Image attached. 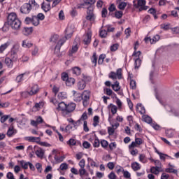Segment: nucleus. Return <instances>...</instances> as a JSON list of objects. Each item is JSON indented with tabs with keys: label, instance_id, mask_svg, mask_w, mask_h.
Masks as SVG:
<instances>
[{
	"label": "nucleus",
	"instance_id": "obj_43",
	"mask_svg": "<svg viewBox=\"0 0 179 179\" xmlns=\"http://www.w3.org/2000/svg\"><path fill=\"white\" fill-rule=\"evenodd\" d=\"M66 41V38H63L62 39L59 41L57 43V45H56V48H58V50H59V48H61V47L64 45Z\"/></svg>",
	"mask_w": 179,
	"mask_h": 179
},
{
	"label": "nucleus",
	"instance_id": "obj_32",
	"mask_svg": "<svg viewBox=\"0 0 179 179\" xmlns=\"http://www.w3.org/2000/svg\"><path fill=\"white\" fill-rule=\"evenodd\" d=\"M72 72L76 76H79L82 73V69L80 67L76 66L72 69Z\"/></svg>",
	"mask_w": 179,
	"mask_h": 179
},
{
	"label": "nucleus",
	"instance_id": "obj_23",
	"mask_svg": "<svg viewBox=\"0 0 179 179\" xmlns=\"http://www.w3.org/2000/svg\"><path fill=\"white\" fill-rule=\"evenodd\" d=\"M136 110L141 115L146 113V109L145 108V106H142V103H138L136 105Z\"/></svg>",
	"mask_w": 179,
	"mask_h": 179
},
{
	"label": "nucleus",
	"instance_id": "obj_21",
	"mask_svg": "<svg viewBox=\"0 0 179 179\" xmlns=\"http://www.w3.org/2000/svg\"><path fill=\"white\" fill-rule=\"evenodd\" d=\"M116 5H117V8L120 9V10H124L128 3L122 1V0H116Z\"/></svg>",
	"mask_w": 179,
	"mask_h": 179
},
{
	"label": "nucleus",
	"instance_id": "obj_15",
	"mask_svg": "<svg viewBox=\"0 0 179 179\" xmlns=\"http://www.w3.org/2000/svg\"><path fill=\"white\" fill-rule=\"evenodd\" d=\"M163 171H164V170H163V167L162 166H152L150 168V173L155 176H159V174L163 173Z\"/></svg>",
	"mask_w": 179,
	"mask_h": 179
},
{
	"label": "nucleus",
	"instance_id": "obj_6",
	"mask_svg": "<svg viewBox=\"0 0 179 179\" xmlns=\"http://www.w3.org/2000/svg\"><path fill=\"white\" fill-rule=\"evenodd\" d=\"M20 46L18 44H15L11 48L10 52V57L13 61H16L17 59V52H19Z\"/></svg>",
	"mask_w": 179,
	"mask_h": 179
},
{
	"label": "nucleus",
	"instance_id": "obj_30",
	"mask_svg": "<svg viewBox=\"0 0 179 179\" xmlns=\"http://www.w3.org/2000/svg\"><path fill=\"white\" fill-rule=\"evenodd\" d=\"M165 134L167 138H173L176 135V130L173 129H169L166 130Z\"/></svg>",
	"mask_w": 179,
	"mask_h": 179
},
{
	"label": "nucleus",
	"instance_id": "obj_28",
	"mask_svg": "<svg viewBox=\"0 0 179 179\" xmlns=\"http://www.w3.org/2000/svg\"><path fill=\"white\" fill-rule=\"evenodd\" d=\"M13 61L15 60L12 59L11 57H6L4 64H6V66L8 68H12V66H13Z\"/></svg>",
	"mask_w": 179,
	"mask_h": 179
},
{
	"label": "nucleus",
	"instance_id": "obj_17",
	"mask_svg": "<svg viewBox=\"0 0 179 179\" xmlns=\"http://www.w3.org/2000/svg\"><path fill=\"white\" fill-rule=\"evenodd\" d=\"M73 27H67L65 30V38L66 39H69L71 37H72V34H73Z\"/></svg>",
	"mask_w": 179,
	"mask_h": 179
},
{
	"label": "nucleus",
	"instance_id": "obj_48",
	"mask_svg": "<svg viewBox=\"0 0 179 179\" xmlns=\"http://www.w3.org/2000/svg\"><path fill=\"white\" fill-rule=\"evenodd\" d=\"M139 162H141V163H143L144 164L148 163V159H146V156H145L143 154H141L139 155Z\"/></svg>",
	"mask_w": 179,
	"mask_h": 179
},
{
	"label": "nucleus",
	"instance_id": "obj_42",
	"mask_svg": "<svg viewBox=\"0 0 179 179\" xmlns=\"http://www.w3.org/2000/svg\"><path fill=\"white\" fill-rule=\"evenodd\" d=\"M112 89L115 92H118V90L121 89V87H120V83L118 81L115 82V83L112 85Z\"/></svg>",
	"mask_w": 179,
	"mask_h": 179
},
{
	"label": "nucleus",
	"instance_id": "obj_12",
	"mask_svg": "<svg viewBox=\"0 0 179 179\" xmlns=\"http://www.w3.org/2000/svg\"><path fill=\"white\" fill-rule=\"evenodd\" d=\"M28 91L29 92V96H35V94L40 92V87L37 84H34L29 87Z\"/></svg>",
	"mask_w": 179,
	"mask_h": 179
},
{
	"label": "nucleus",
	"instance_id": "obj_14",
	"mask_svg": "<svg viewBox=\"0 0 179 179\" xmlns=\"http://www.w3.org/2000/svg\"><path fill=\"white\" fill-rule=\"evenodd\" d=\"M92 41V31L88 30L86 34L83 36V43L87 45Z\"/></svg>",
	"mask_w": 179,
	"mask_h": 179
},
{
	"label": "nucleus",
	"instance_id": "obj_51",
	"mask_svg": "<svg viewBox=\"0 0 179 179\" xmlns=\"http://www.w3.org/2000/svg\"><path fill=\"white\" fill-rule=\"evenodd\" d=\"M31 55L33 57H36L38 55V48L37 46H34L31 50Z\"/></svg>",
	"mask_w": 179,
	"mask_h": 179
},
{
	"label": "nucleus",
	"instance_id": "obj_57",
	"mask_svg": "<svg viewBox=\"0 0 179 179\" xmlns=\"http://www.w3.org/2000/svg\"><path fill=\"white\" fill-rule=\"evenodd\" d=\"M59 170H62V171H64V170H68V164L62 163L58 169V171Z\"/></svg>",
	"mask_w": 179,
	"mask_h": 179
},
{
	"label": "nucleus",
	"instance_id": "obj_36",
	"mask_svg": "<svg viewBox=\"0 0 179 179\" xmlns=\"http://www.w3.org/2000/svg\"><path fill=\"white\" fill-rule=\"evenodd\" d=\"M99 124H100V117L94 116L93 118V127H98Z\"/></svg>",
	"mask_w": 179,
	"mask_h": 179
},
{
	"label": "nucleus",
	"instance_id": "obj_27",
	"mask_svg": "<svg viewBox=\"0 0 179 179\" xmlns=\"http://www.w3.org/2000/svg\"><path fill=\"white\" fill-rule=\"evenodd\" d=\"M25 139L29 142H36V143H39L41 138L40 137H34V136H28L26 137Z\"/></svg>",
	"mask_w": 179,
	"mask_h": 179
},
{
	"label": "nucleus",
	"instance_id": "obj_2",
	"mask_svg": "<svg viewBox=\"0 0 179 179\" xmlns=\"http://www.w3.org/2000/svg\"><path fill=\"white\" fill-rule=\"evenodd\" d=\"M67 121L73 126H71V124L67 125L65 128L66 132H69V130L72 129V128H74V129H78V127L82 125V122H80V120H77L75 122L73 119L68 118Z\"/></svg>",
	"mask_w": 179,
	"mask_h": 179
},
{
	"label": "nucleus",
	"instance_id": "obj_5",
	"mask_svg": "<svg viewBox=\"0 0 179 179\" xmlns=\"http://www.w3.org/2000/svg\"><path fill=\"white\" fill-rule=\"evenodd\" d=\"M82 100L84 107L89 106V100H90V91L85 90L82 94Z\"/></svg>",
	"mask_w": 179,
	"mask_h": 179
},
{
	"label": "nucleus",
	"instance_id": "obj_25",
	"mask_svg": "<svg viewBox=\"0 0 179 179\" xmlns=\"http://www.w3.org/2000/svg\"><path fill=\"white\" fill-rule=\"evenodd\" d=\"M10 45V41H7L0 45V54H3L8 47Z\"/></svg>",
	"mask_w": 179,
	"mask_h": 179
},
{
	"label": "nucleus",
	"instance_id": "obj_52",
	"mask_svg": "<svg viewBox=\"0 0 179 179\" xmlns=\"http://www.w3.org/2000/svg\"><path fill=\"white\" fill-rule=\"evenodd\" d=\"M123 15H124V13H122V11L121 10H117L115 12V17H116V19H121Z\"/></svg>",
	"mask_w": 179,
	"mask_h": 179
},
{
	"label": "nucleus",
	"instance_id": "obj_16",
	"mask_svg": "<svg viewBox=\"0 0 179 179\" xmlns=\"http://www.w3.org/2000/svg\"><path fill=\"white\" fill-rule=\"evenodd\" d=\"M35 148V155H36L37 157L39 159H43L44 157V153L45 152L44 150L41 148L34 147Z\"/></svg>",
	"mask_w": 179,
	"mask_h": 179
},
{
	"label": "nucleus",
	"instance_id": "obj_44",
	"mask_svg": "<svg viewBox=\"0 0 179 179\" xmlns=\"http://www.w3.org/2000/svg\"><path fill=\"white\" fill-rule=\"evenodd\" d=\"M73 85H75V78H69V79H67V80L66 81V86H73Z\"/></svg>",
	"mask_w": 179,
	"mask_h": 179
},
{
	"label": "nucleus",
	"instance_id": "obj_33",
	"mask_svg": "<svg viewBox=\"0 0 179 179\" xmlns=\"http://www.w3.org/2000/svg\"><path fill=\"white\" fill-rule=\"evenodd\" d=\"M108 108H110V111L113 114V115H115V114H117V111H118V107L117 106L110 103L108 106Z\"/></svg>",
	"mask_w": 179,
	"mask_h": 179
},
{
	"label": "nucleus",
	"instance_id": "obj_63",
	"mask_svg": "<svg viewBox=\"0 0 179 179\" xmlns=\"http://www.w3.org/2000/svg\"><path fill=\"white\" fill-rule=\"evenodd\" d=\"M123 177L124 178L131 179V173L128 171H123Z\"/></svg>",
	"mask_w": 179,
	"mask_h": 179
},
{
	"label": "nucleus",
	"instance_id": "obj_24",
	"mask_svg": "<svg viewBox=\"0 0 179 179\" xmlns=\"http://www.w3.org/2000/svg\"><path fill=\"white\" fill-rule=\"evenodd\" d=\"M73 100L76 101V103H79V101H82V94L76 92V91H73Z\"/></svg>",
	"mask_w": 179,
	"mask_h": 179
},
{
	"label": "nucleus",
	"instance_id": "obj_22",
	"mask_svg": "<svg viewBox=\"0 0 179 179\" xmlns=\"http://www.w3.org/2000/svg\"><path fill=\"white\" fill-rule=\"evenodd\" d=\"M165 108L167 110V111L172 113L175 117H179V110L173 109L169 105L165 106Z\"/></svg>",
	"mask_w": 179,
	"mask_h": 179
},
{
	"label": "nucleus",
	"instance_id": "obj_34",
	"mask_svg": "<svg viewBox=\"0 0 179 179\" xmlns=\"http://www.w3.org/2000/svg\"><path fill=\"white\" fill-rule=\"evenodd\" d=\"M41 8L44 12H48L51 10V4H50V3H43Z\"/></svg>",
	"mask_w": 179,
	"mask_h": 179
},
{
	"label": "nucleus",
	"instance_id": "obj_26",
	"mask_svg": "<svg viewBox=\"0 0 179 179\" xmlns=\"http://www.w3.org/2000/svg\"><path fill=\"white\" fill-rule=\"evenodd\" d=\"M94 3H96V0H85L81 6H87V9H89V8H92V5H94Z\"/></svg>",
	"mask_w": 179,
	"mask_h": 179
},
{
	"label": "nucleus",
	"instance_id": "obj_50",
	"mask_svg": "<svg viewBox=\"0 0 179 179\" xmlns=\"http://www.w3.org/2000/svg\"><path fill=\"white\" fill-rule=\"evenodd\" d=\"M160 40V36L155 35L151 38V44H156Z\"/></svg>",
	"mask_w": 179,
	"mask_h": 179
},
{
	"label": "nucleus",
	"instance_id": "obj_35",
	"mask_svg": "<svg viewBox=\"0 0 179 179\" xmlns=\"http://www.w3.org/2000/svg\"><path fill=\"white\" fill-rule=\"evenodd\" d=\"M131 169L134 171H138V170H141V164L138 162H134L131 164Z\"/></svg>",
	"mask_w": 179,
	"mask_h": 179
},
{
	"label": "nucleus",
	"instance_id": "obj_3",
	"mask_svg": "<svg viewBox=\"0 0 179 179\" xmlns=\"http://www.w3.org/2000/svg\"><path fill=\"white\" fill-rule=\"evenodd\" d=\"M142 52L141 51L134 52L133 57L134 60V68L135 69H139L141 65H142V60L141 59V55Z\"/></svg>",
	"mask_w": 179,
	"mask_h": 179
},
{
	"label": "nucleus",
	"instance_id": "obj_56",
	"mask_svg": "<svg viewBox=\"0 0 179 179\" xmlns=\"http://www.w3.org/2000/svg\"><path fill=\"white\" fill-rule=\"evenodd\" d=\"M91 61L92 62V64H94V66H96L97 65V55H96V53H94L92 58H91Z\"/></svg>",
	"mask_w": 179,
	"mask_h": 179
},
{
	"label": "nucleus",
	"instance_id": "obj_9",
	"mask_svg": "<svg viewBox=\"0 0 179 179\" xmlns=\"http://www.w3.org/2000/svg\"><path fill=\"white\" fill-rule=\"evenodd\" d=\"M85 19H87V20H89L90 22H93L94 19H96V15H94L92 8H87Z\"/></svg>",
	"mask_w": 179,
	"mask_h": 179
},
{
	"label": "nucleus",
	"instance_id": "obj_64",
	"mask_svg": "<svg viewBox=\"0 0 179 179\" xmlns=\"http://www.w3.org/2000/svg\"><path fill=\"white\" fill-rule=\"evenodd\" d=\"M108 177L109 179H117V175L114 172H110Z\"/></svg>",
	"mask_w": 179,
	"mask_h": 179
},
{
	"label": "nucleus",
	"instance_id": "obj_20",
	"mask_svg": "<svg viewBox=\"0 0 179 179\" xmlns=\"http://www.w3.org/2000/svg\"><path fill=\"white\" fill-rule=\"evenodd\" d=\"M21 24L22 23L20 22V20H17L15 22L10 24L8 26H10L13 30H19Z\"/></svg>",
	"mask_w": 179,
	"mask_h": 179
},
{
	"label": "nucleus",
	"instance_id": "obj_58",
	"mask_svg": "<svg viewBox=\"0 0 179 179\" xmlns=\"http://www.w3.org/2000/svg\"><path fill=\"white\" fill-rule=\"evenodd\" d=\"M58 38H59V36L58 35H53L51 36L50 41V43H57L58 41Z\"/></svg>",
	"mask_w": 179,
	"mask_h": 179
},
{
	"label": "nucleus",
	"instance_id": "obj_11",
	"mask_svg": "<svg viewBox=\"0 0 179 179\" xmlns=\"http://www.w3.org/2000/svg\"><path fill=\"white\" fill-rule=\"evenodd\" d=\"M111 127H108V134L109 136H113L115 132V129L120 127V123L115 122V124H110Z\"/></svg>",
	"mask_w": 179,
	"mask_h": 179
},
{
	"label": "nucleus",
	"instance_id": "obj_10",
	"mask_svg": "<svg viewBox=\"0 0 179 179\" xmlns=\"http://www.w3.org/2000/svg\"><path fill=\"white\" fill-rule=\"evenodd\" d=\"M16 20H19V18H17V15L15 13H10L8 14L7 17V24H11L12 23L15 22Z\"/></svg>",
	"mask_w": 179,
	"mask_h": 179
},
{
	"label": "nucleus",
	"instance_id": "obj_38",
	"mask_svg": "<svg viewBox=\"0 0 179 179\" xmlns=\"http://www.w3.org/2000/svg\"><path fill=\"white\" fill-rule=\"evenodd\" d=\"M57 97L59 100H65V99L68 97V95L66 94V92H62L58 94Z\"/></svg>",
	"mask_w": 179,
	"mask_h": 179
},
{
	"label": "nucleus",
	"instance_id": "obj_45",
	"mask_svg": "<svg viewBox=\"0 0 179 179\" xmlns=\"http://www.w3.org/2000/svg\"><path fill=\"white\" fill-rule=\"evenodd\" d=\"M119 47L120 45L118 43H114L112 45H110V50L111 51V52H115V51L118 50Z\"/></svg>",
	"mask_w": 179,
	"mask_h": 179
},
{
	"label": "nucleus",
	"instance_id": "obj_53",
	"mask_svg": "<svg viewBox=\"0 0 179 179\" xmlns=\"http://www.w3.org/2000/svg\"><path fill=\"white\" fill-rule=\"evenodd\" d=\"M87 120V113L86 112L83 113L80 118L78 120L80 122H85Z\"/></svg>",
	"mask_w": 179,
	"mask_h": 179
},
{
	"label": "nucleus",
	"instance_id": "obj_13",
	"mask_svg": "<svg viewBox=\"0 0 179 179\" xmlns=\"http://www.w3.org/2000/svg\"><path fill=\"white\" fill-rule=\"evenodd\" d=\"M30 10H31V5L29 3H24L20 8L21 13H30Z\"/></svg>",
	"mask_w": 179,
	"mask_h": 179
},
{
	"label": "nucleus",
	"instance_id": "obj_37",
	"mask_svg": "<svg viewBox=\"0 0 179 179\" xmlns=\"http://www.w3.org/2000/svg\"><path fill=\"white\" fill-rule=\"evenodd\" d=\"M44 107V103L43 101H41L39 103H35V106L33 107L34 110H38L40 108H43Z\"/></svg>",
	"mask_w": 179,
	"mask_h": 179
},
{
	"label": "nucleus",
	"instance_id": "obj_55",
	"mask_svg": "<svg viewBox=\"0 0 179 179\" xmlns=\"http://www.w3.org/2000/svg\"><path fill=\"white\" fill-rule=\"evenodd\" d=\"M55 160L57 162V163H62V162H64V159H65L64 156H62V157H58L57 155H55L54 157Z\"/></svg>",
	"mask_w": 179,
	"mask_h": 179
},
{
	"label": "nucleus",
	"instance_id": "obj_31",
	"mask_svg": "<svg viewBox=\"0 0 179 179\" xmlns=\"http://www.w3.org/2000/svg\"><path fill=\"white\" fill-rule=\"evenodd\" d=\"M86 87V83L85 80H80L77 83V89L78 90H84Z\"/></svg>",
	"mask_w": 179,
	"mask_h": 179
},
{
	"label": "nucleus",
	"instance_id": "obj_47",
	"mask_svg": "<svg viewBox=\"0 0 179 179\" xmlns=\"http://www.w3.org/2000/svg\"><path fill=\"white\" fill-rule=\"evenodd\" d=\"M104 59H106V55L105 54L100 55L98 59L99 65H103V62H104Z\"/></svg>",
	"mask_w": 179,
	"mask_h": 179
},
{
	"label": "nucleus",
	"instance_id": "obj_18",
	"mask_svg": "<svg viewBox=\"0 0 179 179\" xmlns=\"http://www.w3.org/2000/svg\"><path fill=\"white\" fill-rule=\"evenodd\" d=\"M29 78V73H23L17 76L15 80L17 83H20V82H23L24 79H27Z\"/></svg>",
	"mask_w": 179,
	"mask_h": 179
},
{
	"label": "nucleus",
	"instance_id": "obj_29",
	"mask_svg": "<svg viewBox=\"0 0 179 179\" xmlns=\"http://www.w3.org/2000/svg\"><path fill=\"white\" fill-rule=\"evenodd\" d=\"M135 148L136 147H132L131 144L129 145V150L131 156H136L138 153V149H136Z\"/></svg>",
	"mask_w": 179,
	"mask_h": 179
},
{
	"label": "nucleus",
	"instance_id": "obj_40",
	"mask_svg": "<svg viewBox=\"0 0 179 179\" xmlns=\"http://www.w3.org/2000/svg\"><path fill=\"white\" fill-rule=\"evenodd\" d=\"M29 162H27L24 160L20 161V164L24 169V170H27L29 169Z\"/></svg>",
	"mask_w": 179,
	"mask_h": 179
},
{
	"label": "nucleus",
	"instance_id": "obj_49",
	"mask_svg": "<svg viewBox=\"0 0 179 179\" xmlns=\"http://www.w3.org/2000/svg\"><path fill=\"white\" fill-rule=\"evenodd\" d=\"M101 145L103 149H107L108 148V141L107 140H101Z\"/></svg>",
	"mask_w": 179,
	"mask_h": 179
},
{
	"label": "nucleus",
	"instance_id": "obj_59",
	"mask_svg": "<svg viewBox=\"0 0 179 179\" xmlns=\"http://www.w3.org/2000/svg\"><path fill=\"white\" fill-rule=\"evenodd\" d=\"M29 3L31 5V6H34V8H35V9H38V3L36 2V0H29Z\"/></svg>",
	"mask_w": 179,
	"mask_h": 179
},
{
	"label": "nucleus",
	"instance_id": "obj_60",
	"mask_svg": "<svg viewBox=\"0 0 179 179\" xmlns=\"http://www.w3.org/2000/svg\"><path fill=\"white\" fill-rule=\"evenodd\" d=\"M100 140L96 137L93 143L94 148H99L100 146Z\"/></svg>",
	"mask_w": 179,
	"mask_h": 179
},
{
	"label": "nucleus",
	"instance_id": "obj_46",
	"mask_svg": "<svg viewBox=\"0 0 179 179\" xmlns=\"http://www.w3.org/2000/svg\"><path fill=\"white\" fill-rule=\"evenodd\" d=\"M31 28L24 27L22 30V33L24 36H29V34H31Z\"/></svg>",
	"mask_w": 179,
	"mask_h": 179
},
{
	"label": "nucleus",
	"instance_id": "obj_39",
	"mask_svg": "<svg viewBox=\"0 0 179 179\" xmlns=\"http://www.w3.org/2000/svg\"><path fill=\"white\" fill-rule=\"evenodd\" d=\"M32 45L33 44L27 40L23 41L22 43V46L24 48H30V47H31Z\"/></svg>",
	"mask_w": 179,
	"mask_h": 179
},
{
	"label": "nucleus",
	"instance_id": "obj_8",
	"mask_svg": "<svg viewBox=\"0 0 179 179\" xmlns=\"http://www.w3.org/2000/svg\"><path fill=\"white\" fill-rule=\"evenodd\" d=\"M143 143H145V140H143V138L135 136V141H132L130 145H131V147L139 148V146L143 145Z\"/></svg>",
	"mask_w": 179,
	"mask_h": 179
},
{
	"label": "nucleus",
	"instance_id": "obj_62",
	"mask_svg": "<svg viewBox=\"0 0 179 179\" xmlns=\"http://www.w3.org/2000/svg\"><path fill=\"white\" fill-rule=\"evenodd\" d=\"M130 87L133 90H135L136 89V81L134 80H130Z\"/></svg>",
	"mask_w": 179,
	"mask_h": 179
},
{
	"label": "nucleus",
	"instance_id": "obj_54",
	"mask_svg": "<svg viewBox=\"0 0 179 179\" xmlns=\"http://www.w3.org/2000/svg\"><path fill=\"white\" fill-rule=\"evenodd\" d=\"M109 147L110 150H115L117 149V143L116 142H112L108 145Z\"/></svg>",
	"mask_w": 179,
	"mask_h": 179
},
{
	"label": "nucleus",
	"instance_id": "obj_4",
	"mask_svg": "<svg viewBox=\"0 0 179 179\" xmlns=\"http://www.w3.org/2000/svg\"><path fill=\"white\" fill-rule=\"evenodd\" d=\"M108 78L110 79H113V80L122 79V69H117L116 72L110 71L108 74Z\"/></svg>",
	"mask_w": 179,
	"mask_h": 179
},
{
	"label": "nucleus",
	"instance_id": "obj_41",
	"mask_svg": "<svg viewBox=\"0 0 179 179\" xmlns=\"http://www.w3.org/2000/svg\"><path fill=\"white\" fill-rule=\"evenodd\" d=\"M142 118L143 121H144V122H147V124H150V122H152V117L149 115H143Z\"/></svg>",
	"mask_w": 179,
	"mask_h": 179
},
{
	"label": "nucleus",
	"instance_id": "obj_7",
	"mask_svg": "<svg viewBox=\"0 0 179 179\" xmlns=\"http://www.w3.org/2000/svg\"><path fill=\"white\" fill-rule=\"evenodd\" d=\"M25 23L27 24H30V23H31L33 26H38V24H40V21L36 17V15H33L31 17H27L25 18Z\"/></svg>",
	"mask_w": 179,
	"mask_h": 179
},
{
	"label": "nucleus",
	"instance_id": "obj_19",
	"mask_svg": "<svg viewBox=\"0 0 179 179\" xmlns=\"http://www.w3.org/2000/svg\"><path fill=\"white\" fill-rule=\"evenodd\" d=\"M146 5V1L145 0H138V6H136V8H138L140 6L139 11L142 12V10H146L148 9V6H145Z\"/></svg>",
	"mask_w": 179,
	"mask_h": 179
},
{
	"label": "nucleus",
	"instance_id": "obj_1",
	"mask_svg": "<svg viewBox=\"0 0 179 179\" xmlns=\"http://www.w3.org/2000/svg\"><path fill=\"white\" fill-rule=\"evenodd\" d=\"M76 108V103L73 102L66 103L65 102L62 101L58 103V106L56 108V110L57 111H59L64 117H66V115H69L71 113L75 111Z\"/></svg>",
	"mask_w": 179,
	"mask_h": 179
},
{
	"label": "nucleus",
	"instance_id": "obj_61",
	"mask_svg": "<svg viewBox=\"0 0 179 179\" xmlns=\"http://www.w3.org/2000/svg\"><path fill=\"white\" fill-rule=\"evenodd\" d=\"M67 145H69L70 146H75V145H76V140L73 138H70L67 141Z\"/></svg>",
	"mask_w": 179,
	"mask_h": 179
}]
</instances>
